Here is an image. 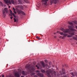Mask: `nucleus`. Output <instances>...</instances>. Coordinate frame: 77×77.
I'll return each mask as SVG.
<instances>
[{"mask_svg":"<svg viewBox=\"0 0 77 77\" xmlns=\"http://www.w3.org/2000/svg\"><path fill=\"white\" fill-rule=\"evenodd\" d=\"M17 12H18V13L19 14H20L21 13V12H20V11H17Z\"/></svg>","mask_w":77,"mask_h":77,"instance_id":"7c9ffc66","label":"nucleus"},{"mask_svg":"<svg viewBox=\"0 0 77 77\" xmlns=\"http://www.w3.org/2000/svg\"><path fill=\"white\" fill-rule=\"evenodd\" d=\"M26 68L27 69V71L29 72H30L31 75L32 76L33 75H35V74L33 72L35 71V69L32 67H30L29 65H26L25 66Z\"/></svg>","mask_w":77,"mask_h":77,"instance_id":"f03ea898","label":"nucleus"},{"mask_svg":"<svg viewBox=\"0 0 77 77\" xmlns=\"http://www.w3.org/2000/svg\"><path fill=\"white\" fill-rule=\"evenodd\" d=\"M48 66L49 68H51V67H50V66Z\"/></svg>","mask_w":77,"mask_h":77,"instance_id":"473e14b6","label":"nucleus"},{"mask_svg":"<svg viewBox=\"0 0 77 77\" xmlns=\"http://www.w3.org/2000/svg\"><path fill=\"white\" fill-rule=\"evenodd\" d=\"M52 66L54 67V65H52Z\"/></svg>","mask_w":77,"mask_h":77,"instance_id":"49530a36","label":"nucleus"},{"mask_svg":"<svg viewBox=\"0 0 77 77\" xmlns=\"http://www.w3.org/2000/svg\"><path fill=\"white\" fill-rule=\"evenodd\" d=\"M40 63H41L42 66L43 68H44V67H45V63H44V62H42L41 61Z\"/></svg>","mask_w":77,"mask_h":77,"instance_id":"ddd939ff","label":"nucleus"},{"mask_svg":"<svg viewBox=\"0 0 77 77\" xmlns=\"http://www.w3.org/2000/svg\"><path fill=\"white\" fill-rule=\"evenodd\" d=\"M76 44H77V42H76Z\"/></svg>","mask_w":77,"mask_h":77,"instance_id":"a18cd8bd","label":"nucleus"},{"mask_svg":"<svg viewBox=\"0 0 77 77\" xmlns=\"http://www.w3.org/2000/svg\"><path fill=\"white\" fill-rule=\"evenodd\" d=\"M54 38H56V36H54Z\"/></svg>","mask_w":77,"mask_h":77,"instance_id":"e433bc0d","label":"nucleus"},{"mask_svg":"<svg viewBox=\"0 0 77 77\" xmlns=\"http://www.w3.org/2000/svg\"><path fill=\"white\" fill-rule=\"evenodd\" d=\"M76 28L77 29V26H76Z\"/></svg>","mask_w":77,"mask_h":77,"instance_id":"c03bdc74","label":"nucleus"},{"mask_svg":"<svg viewBox=\"0 0 77 77\" xmlns=\"http://www.w3.org/2000/svg\"><path fill=\"white\" fill-rule=\"evenodd\" d=\"M16 8H17L20 9H21V10H24V8L22 5H18L16 6Z\"/></svg>","mask_w":77,"mask_h":77,"instance_id":"0eeeda50","label":"nucleus"},{"mask_svg":"<svg viewBox=\"0 0 77 77\" xmlns=\"http://www.w3.org/2000/svg\"><path fill=\"white\" fill-rule=\"evenodd\" d=\"M36 72H40V71L37 70L36 71ZM37 75L40 77H44V74L42 73H37Z\"/></svg>","mask_w":77,"mask_h":77,"instance_id":"39448f33","label":"nucleus"},{"mask_svg":"<svg viewBox=\"0 0 77 77\" xmlns=\"http://www.w3.org/2000/svg\"><path fill=\"white\" fill-rule=\"evenodd\" d=\"M8 1L9 0H4V2H5L6 4H8Z\"/></svg>","mask_w":77,"mask_h":77,"instance_id":"f3484780","label":"nucleus"},{"mask_svg":"<svg viewBox=\"0 0 77 77\" xmlns=\"http://www.w3.org/2000/svg\"><path fill=\"white\" fill-rule=\"evenodd\" d=\"M7 6H9V4H7Z\"/></svg>","mask_w":77,"mask_h":77,"instance_id":"79ce46f5","label":"nucleus"},{"mask_svg":"<svg viewBox=\"0 0 77 77\" xmlns=\"http://www.w3.org/2000/svg\"><path fill=\"white\" fill-rule=\"evenodd\" d=\"M62 36H60V38H62Z\"/></svg>","mask_w":77,"mask_h":77,"instance_id":"4c0bfd02","label":"nucleus"},{"mask_svg":"<svg viewBox=\"0 0 77 77\" xmlns=\"http://www.w3.org/2000/svg\"><path fill=\"white\" fill-rule=\"evenodd\" d=\"M60 34L61 35H63L64 36H67V35H68V34H64L63 32H60Z\"/></svg>","mask_w":77,"mask_h":77,"instance_id":"9b49d317","label":"nucleus"},{"mask_svg":"<svg viewBox=\"0 0 77 77\" xmlns=\"http://www.w3.org/2000/svg\"><path fill=\"white\" fill-rule=\"evenodd\" d=\"M48 0H42V2H43V5H46Z\"/></svg>","mask_w":77,"mask_h":77,"instance_id":"423d86ee","label":"nucleus"},{"mask_svg":"<svg viewBox=\"0 0 77 77\" xmlns=\"http://www.w3.org/2000/svg\"><path fill=\"white\" fill-rule=\"evenodd\" d=\"M0 77H1V76H0Z\"/></svg>","mask_w":77,"mask_h":77,"instance_id":"3c124183","label":"nucleus"},{"mask_svg":"<svg viewBox=\"0 0 77 77\" xmlns=\"http://www.w3.org/2000/svg\"><path fill=\"white\" fill-rule=\"evenodd\" d=\"M14 22H16V19H15V18H14Z\"/></svg>","mask_w":77,"mask_h":77,"instance_id":"c85d7f7f","label":"nucleus"},{"mask_svg":"<svg viewBox=\"0 0 77 77\" xmlns=\"http://www.w3.org/2000/svg\"><path fill=\"white\" fill-rule=\"evenodd\" d=\"M45 62L46 63H47V62H48V61L47 60H45Z\"/></svg>","mask_w":77,"mask_h":77,"instance_id":"393cba45","label":"nucleus"},{"mask_svg":"<svg viewBox=\"0 0 77 77\" xmlns=\"http://www.w3.org/2000/svg\"><path fill=\"white\" fill-rule=\"evenodd\" d=\"M57 33H60V32H59V31H57Z\"/></svg>","mask_w":77,"mask_h":77,"instance_id":"2f4dec72","label":"nucleus"},{"mask_svg":"<svg viewBox=\"0 0 77 77\" xmlns=\"http://www.w3.org/2000/svg\"><path fill=\"white\" fill-rule=\"evenodd\" d=\"M56 34V33H54V35H55Z\"/></svg>","mask_w":77,"mask_h":77,"instance_id":"37998d69","label":"nucleus"},{"mask_svg":"<svg viewBox=\"0 0 77 77\" xmlns=\"http://www.w3.org/2000/svg\"><path fill=\"white\" fill-rule=\"evenodd\" d=\"M18 2H19L17 4L18 5L23 4V2L21 0H18Z\"/></svg>","mask_w":77,"mask_h":77,"instance_id":"f8f14e48","label":"nucleus"},{"mask_svg":"<svg viewBox=\"0 0 77 77\" xmlns=\"http://www.w3.org/2000/svg\"><path fill=\"white\" fill-rule=\"evenodd\" d=\"M5 12L8 14V9L7 8H5L4 10L3 11L2 16L3 17H6V13Z\"/></svg>","mask_w":77,"mask_h":77,"instance_id":"7ed1b4c3","label":"nucleus"},{"mask_svg":"<svg viewBox=\"0 0 77 77\" xmlns=\"http://www.w3.org/2000/svg\"><path fill=\"white\" fill-rule=\"evenodd\" d=\"M66 37V36H63L62 37V39H63L65 38V37Z\"/></svg>","mask_w":77,"mask_h":77,"instance_id":"cd10ccee","label":"nucleus"},{"mask_svg":"<svg viewBox=\"0 0 77 77\" xmlns=\"http://www.w3.org/2000/svg\"><path fill=\"white\" fill-rule=\"evenodd\" d=\"M35 66L36 67H37V69H39V67H38L37 65H36Z\"/></svg>","mask_w":77,"mask_h":77,"instance_id":"bb28decb","label":"nucleus"},{"mask_svg":"<svg viewBox=\"0 0 77 77\" xmlns=\"http://www.w3.org/2000/svg\"><path fill=\"white\" fill-rule=\"evenodd\" d=\"M49 65H51V64H52V63H51V62H49Z\"/></svg>","mask_w":77,"mask_h":77,"instance_id":"c756f323","label":"nucleus"},{"mask_svg":"<svg viewBox=\"0 0 77 77\" xmlns=\"http://www.w3.org/2000/svg\"><path fill=\"white\" fill-rule=\"evenodd\" d=\"M2 77H5V75H2Z\"/></svg>","mask_w":77,"mask_h":77,"instance_id":"c9c22d12","label":"nucleus"},{"mask_svg":"<svg viewBox=\"0 0 77 77\" xmlns=\"http://www.w3.org/2000/svg\"><path fill=\"white\" fill-rule=\"evenodd\" d=\"M65 66H66H66H67V65H66Z\"/></svg>","mask_w":77,"mask_h":77,"instance_id":"a19ab883","label":"nucleus"},{"mask_svg":"<svg viewBox=\"0 0 77 77\" xmlns=\"http://www.w3.org/2000/svg\"><path fill=\"white\" fill-rule=\"evenodd\" d=\"M8 7H9V8H11V6H9Z\"/></svg>","mask_w":77,"mask_h":77,"instance_id":"58836bf2","label":"nucleus"},{"mask_svg":"<svg viewBox=\"0 0 77 77\" xmlns=\"http://www.w3.org/2000/svg\"><path fill=\"white\" fill-rule=\"evenodd\" d=\"M13 11L14 12V13L16 14H17V12L16 11V10H15V8L14 7L13 8H12Z\"/></svg>","mask_w":77,"mask_h":77,"instance_id":"4468645a","label":"nucleus"},{"mask_svg":"<svg viewBox=\"0 0 77 77\" xmlns=\"http://www.w3.org/2000/svg\"><path fill=\"white\" fill-rule=\"evenodd\" d=\"M46 66H48V64H46Z\"/></svg>","mask_w":77,"mask_h":77,"instance_id":"72a5a7b5","label":"nucleus"},{"mask_svg":"<svg viewBox=\"0 0 77 77\" xmlns=\"http://www.w3.org/2000/svg\"><path fill=\"white\" fill-rule=\"evenodd\" d=\"M11 2L13 5L15 4V2H14V0H11Z\"/></svg>","mask_w":77,"mask_h":77,"instance_id":"dca6fc26","label":"nucleus"},{"mask_svg":"<svg viewBox=\"0 0 77 77\" xmlns=\"http://www.w3.org/2000/svg\"><path fill=\"white\" fill-rule=\"evenodd\" d=\"M54 3L55 4L57 3V0H51V3Z\"/></svg>","mask_w":77,"mask_h":77,"instance_id":"1a4fd4ad","label":"nucleus"},{"mask_svg":"<svg viewBox=\"0 0 77 77\" xmlns=\"http://www.w3.org/2000/svg\"><path fill=\"white\" fill-rule=\"evenodd\" d=\"M68 23L69 24H70L71 26H69V29H69H64L63 28H61L60 29L62 31H63L64 33H69V34L70 35H69L67 36L68 38H71L72 37L73 35H74V33H75V32L76 31V30L72 28H74V26H73V24L72 23L69 22Z\"/></svg>","mask_w":77,"mask_h":77,"instance_id":"f257e3e1","label":"nucleus"},{"mask_svg":"<svg viewBox=\"0 0 77 77\" xmlns=\"http://www.w3.org/2000/svg\"><path fill=\"white\" fill-rule=\"evenodd\" d=\"M41 72H43V73H45V71L44 69H42L41 70Z\"/></svg>","mask_w":77,"mask_h":77,"instance_id":"6ab92c4d","label":"nucleus"},{"mask_svg":"<svg viewBox=\"0 0 77 77\" xmlns=\"http://www.w3.org/2000/svg\"><path fill=\"white\" fill-rule=\"evenodd\" d=\"M42 36H43V35H42Z\"/></svg>","mask_w":77,"mask_h":77,"instance_id":"09e8293b","label":"nucleus"},{"mask_svg":"<svg viewBox=\"0 0 77 77\" xmlns=\"http://www.w3.org/2000/svg\"><path fill=\"white\" fill-rule=\"evenodd\" d=\"M10 12L11 14V16H12V15H13L14 17H15V18H16V17L15 16V15L14 14V13H13V12H12V11L11 10H10Z\"/></svg>","mask_w":77,"mask_h":77,"instance_id":"9d476101","label":"nucleus"},{"mask_svg":"<svg viewBox=\"0 0 77 77\" xmlns=\"http://www.w3.org/2000/svg\"><path fill=\"white\" fill-rule=\"evenodd\" d=\"M8 3L9 4V5H11V1L9 0L8 2Z\"/></svg>","mask_w":77,"mask_h":77,"instance_id":"412c9836","label":"nucleus"},{"mask_svg":"<svg viewBox=\"0 0 77 77\" xmlns=\"http://www.w3.org/2000/svg\"><path fill=\"white\" fill-rule=\"evenodd\" d=\"M36 38L38 39V40H40V39H41V38L38 36H37Z\"/></svg>","mask_w":77,"mask_h":77,"instance_id":"5701e85b","label":"nucleus"},{"mask_svg":"<svg viewBox=\"0 0 77 77\" xmlns=\"http://www.w3.org/2000/svg\"><path fill=\"white\" fill-rule=\"evenodd\" d=\"M47 73L48 77H51V75H50V73H51L52 75H53V70H51V69H50L48 70H47Z\"/></svg>","mask_w":77,"mask_h":77,"instance_id":"20e7f679","label":"nucleus"},{"mask_svg":"<svg viewBox=\"0 0 77 77\" xmlns=\"http://www.w3.org/2000/svg\"><path fill=\"white\" fill-rule=\"evenodd\" d=\"M76 24H77V23Z\"/></svg>","mask_w":77,"mask_h":77,"instance_id":"8fccbe9b","label":"nucleus"},{"mask_svg":"<svg viewBox=\"0 0 77 77\" xmlns=\"http://www.w3.org/2000/svg\"><path fill=\"white\" fill-rule=\"evenodd\" d=\"M0 5H1L3 7V3L2 2H0Z\"/></svg>","mask_w":77,"mask_h":77,"instance_id":"4be33fe9","label":"nucleus"},{"mask_svg":"<svg viewBox=\"0 0 77 77\" xmlns=\"http://www.w3.org/2000/svg\"><path fill=\"white\" fill-rule=\"evenodd\" d=\"M24 2H25V3H29V2L27 0H23Z\"/></svg>","mask_w":77,"mask_h":77,"instance_id":"a211bd4d","label":"nucleus"},{"mask_svg":"<svg viewBox=\"0 0 77 77\" xmlns=\"http://www.w3.org/2000/svg\"><path fill=\"white\" fill-rule=\"evenodd\" d=\"M12 18H13V17H11V20H12Z\"/></svg>","mask_w":77,"mask_h":77,"instance_id":"f704fd0d","label":"nucleus"},{"mask_svg":"<svg viewBox=\"0 0 77 77\" xmlns=\"http://www.w3.org/2000/svg\"><path fill=\"white\" fill-rule=\"evenodd\" d=\"M15 76L16 77H20V75H19L18 73H17L15 74Z\"/></svg>","mask_w":77,"mask_h":77,"instance_id":"2eb2a0df","label":"nucleus"},{"mask_svg":"<svg viewBox=\"0 0 77 77\" xmlns=\"http://www.w3.org/2000/svg\"><path fill=\"white\" fill-rule=\"evenodd\" d=\"M39 65H40V64H39Z\"/></svg>","mask_w":77,"mask_h":77,"instance_id":"de8ad7c7","label":"nucleus"},{"mask_svg":"<svg viewBox=\"0 0 77 77\" xmlns=\"http://www.w3.org/2000/svg\"><path fill=\"white\" fill-rule=\"evenodd\" d=\"M22 74H23V75H24V74H25V72H24V71H23L22 72Z\"/></svg>","mask_w":77,"mask_h":77,"instance_id":"a878e982","label":"nucleus"},{"mask_svg":"<svg viewBox=\"0 0 77 77\" xmlns=\"http://www.w3.org/2000/svg\"><path fill=\"white\" fill-rule=\"evenodd\" d=\"M20 11L21 12L22 14L23 15H26V14L24 13V12L23 11Z\"/></svg>","mask_w":77,"mask_h":77,"instance_id":"aec40b11","label":"nucleus"},{"mask_svg":"<svg viewBox=\"0 0 77 77\" xmlns=\"http://www.w3.org/2000/svg\"><path fill=\"white\" fill-rule=\"evenodd\" d=\"M62 71H60V74H61V75H63V74H65V69L64 68H63L62 69Z\"/></svg>","mask_w":77,"mask_h":77,"instance_id":"6e6552de","label":"nucleus"},{"mask_svg":"<svg viewBox=\"0 0 77 77\" xmlns=\"http://www.w3.org/2000/svg\"><path fill=\"white\" fill-rule=\"evenodd\" d=\"M21 77H24V76H22Z\"/></svg>","mask_w":77,"mask_h":77,"instance_id":"ea45409f","label":"nucleus"},{"mask_svg":"<svg viewBox=\"0 0 77 77\" xmlns=\"http://www.w3.org/2000/svg\"><path fill=\"white\" fill-rule=\"evenodd\" d=\"M73 38L74 39V40H76V41H77V38L74 37Z\"/></svg>","mask_w":77,"mask_h":77,"instance_id":"b1692460","label":"nucleus"}]
</instances>
